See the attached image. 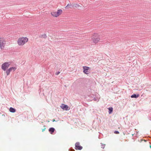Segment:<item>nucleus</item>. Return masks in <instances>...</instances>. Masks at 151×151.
Segmentation results:
<instances>
[{
  "label": "nucleus",
  "instance_id": "9",
  "mask_svg": "<svg viewBox=\"0 0 151 151\" xmlns=\"http://www.w3.org/2000/svg\"><path fill=\"white\" fill-rule=\"evenodd\" d=\"M62 11L61 9H59L58 10L57 12H56V16L58 17L59 16L62 12Z\"/></svg>",
  "mask_w": 151,
  "mask_h": 151
},
{
  "label": "nucleus",
  "instance_id": "16",
  "mask_svg": "<svg viewBox=\"0 0 151 151\" xmlns=\"http://www.w3.org/2000/svg\"><path fill=\"white\" fill-rule=\"evenodd\" d=\"M109 109V114H110L113 111V109L112 107H109L108 108Z\"/></svg>",
  "mask_w": 151,
  "mask_h": 151
},
{
  "label": "nucleus",
  "instance_id": "7",
  "mask_svg": "<svg viewBox=\"0 0 151 151\" xmlns=\"http://www.w3.org/2000/svg\"><path fill=\"white\" fill-rule=\"evenodd\" d=\"M83 72L86 74H88V73H87V72L88 71V70L90 68L89 67L85 66L83 67Z\"/></svg>",
  "mask_w": 151,
  "mask_h": 151
},
{
  "label": "nucleus",
  "instance_id": "8",
  "mask_svg": "<svg viewBox=\"0 0 151 151\" xmlns=\"http://www.w3.org/2000/svg\"><path fill=\"white\" fill-rule=\"evenodd\" d=\"M55 129L53 127H51L49 128L48 130L50 132V133L52 134L54 132Z\"/></svg>",
  "mask_w": 151,
  "mask_h": 151
},
{
  "label": "nucleus",
  "instance_id": "12",
  "mask_svg": "<svg viewBox=\"0 0 151 151\" xmlns=\"http://www.w3.org/2000/svg\"><path fill=\"white\" fill-rule=\"evenodd\" d=\"M72 5H73L70 4H68L65 7V8L66 9H67L68 7L69 6L70 8H71L72 7Z\"/></svg>",
  "mask_w": 151,
  "mask_h": 151
},
{
  "label": "nucleus",
  "instance_id": "13",
  "mask_svg": "<svg viewBox=\"0 0 151 151\" xmlns=\"http://www.w3.org/2000/svg\"><path fill=\"white\" fill-rule=\"evenodd\" d=\"M8 69L11 71L12 70H13V71H14L16 70V68L15 67H12L9 68Z\"/></svg>",
  "mask_w": 151,
  "mask_h": 151
},
{
  "label": "nucleus",
  "instance_id": "11",
  "mask_svg": "<svg viewBox=\"0 0 151 151\" xmlns=\"http://www.w3.org/2000/svg\"><path fill=\"white\" fill-rule=\"evenodd\" d=\"M9 111L11 112L14 113L16 111V109H15L11 107L9 108Z\"/></svg>",
  "mask_w": 151,
  "mask_h": 151
},
{
  "label": "nucleus",
  "instance_id": "17",
  "mask_svg": "<svg viewBox=\"0 0 151 151\" xmlns=\"http://www.w3.org/2000/svg\"><path fill=\"white\" fill-rule=\"evenodd\" d=\"M56 12H51V14L54 17H57V16H56Z\"/></svg>",
  "mask_w": 151,
  "mask_h": 151
},
{
  "label": "nucleus",
  "instance_id": "2",
  "mask_svg": "<svg viewBox=\"0 0 151 151\" xmlns=\"http://www.w3.org/2000/svg\"><path fill=\"white\" fill-rule=\"evenodd\" d=\"M10 63L9 62H5L3 63L1 65V69L5 71L8 68Z\"/></svg>",
  "mask_w": 151,
  "mask_h": 151
},
{
  "label": "nucleus",
  "instance_id": "21",
  "mask_svg": "<svg viewBox=\"0 0 151 151\" xmlns=\"http://www.w3.org/2000/svg\"><path fill=\"white\" fill-rule=\"evenodd\" d=\"M114 133L116 134H119V132L117 131H115L114 132Z\"/></svg>",
  "mask_w": 151,
  "mask_h": 151
},
{
  "label": "nucleus",
  "instance_id": "1",
  "mask_svg": "<svg viewBox=\"0 0 151 151\" xmlns=\"http://www.w3.org/2000/svg\"><path fill=\"white\" fill-rule=\"evenodd\" d=\"M28 41V38L26 37L20 38L18 40L17 42L19 45H23Z\"/></svg>",
  "mask_w": 151,
  "mask_h": 151
},
{
  "label": "nucleus",
  "instance_id": "19",
  "mask_svg": "<svg viewBox=\"0 0 151 151\" xmlns=\"http://www.w3.org/2000/svg\"><path fill=\"white\" fill-rule=\"evenodd\" d=\"M10 72L11 71H10L9 69H8L6 70V73L7 76L9 75Z\"/></svg>",
  "mask_w": 151,
  "mask_h": 151
},
{
  "label": "nucleus",
  "instance_id": "23",
  "mask_svg": "<svg viewBox=\"0 0 151 151\" xmlns=\"http://www.w3.org/2000/svg\"><path fill=\"white\" fill-rule=\"evenodd\" d=\"M69 150H70V151H75L74 149H71V148H70L69 149Z\"/></svg>",
  "mask_w": 151,
  "mask_h": 151
},
{
  "label": "nucleus",
  "instance_id": "20",
  "mask_svg": "<svg viewBox=\"0 0 151 151\" xmlns=\"http://www.w3.org/2000/svg\"><path fill=\"white\" fill-rule=\"evenodd\" d=\"M101 147L102 148H104L105 147V144H102L101 143Z\"/></svg>",
  "mask_w": 151,
  "mask_h": 151
},
{
  "label": "nucleus",
  "instance_id": "24",
  "mask_svg": "<svg viewBox=\"0 0 151 151\" xmlns=\"http://www.w3.org/2000/svg\"><path fill=\"white\" fill-rule=\"evenodd\" d=\"M45 129L46 128H45L44 129H42V131L43 132L44 131H45Z\"/></svg>",
  "mask_w": 151,
  "mask_h": 151
},
{
  "label": "nucleus",
  "instance_id": "5",
  "mask_svg": "<svg viewBox=\"0 0 151 151\" xmlns=\"http://www.w3.org/2000/svg\"><path fill=\"white\" fill-rule=\"evenodd\" d=\"M80 143L78 142H77L76 143L75 148L76 150H81L82 149V147L80 145Z\"/></svg>",
  "mask_w": 151,
  "mask_h": 151
},
{
  "label": "nucleus",
  "instance_id": "4",
  "mask_svg": "<svg viewBox=\"0 0 151 151\" xmlns=\"http://www.w3.org/2000/svg\"><path fill=\"white\" fill-rule=\"evenodd\" d=\"M92 39L93 42L95 43H97L100 40L99 37L96 35H93L92 38Z\"/></svg>",
  "mask_w": 151,
  "mask_h": 151
},
{
  "label": "nucleus",
  "instance_id": "18",
  "mask_svg": "<svg viewBox=\"0 0 151 151\" xmlns=\"http://www.w3.org/2000/svg\"><path fill=\"white\" fill-rule=\"evenodd\" d=\"M91 97H92V100H94V101H96L98 99H97L95 97V96L93 95H91Z\"/></svg>",
  "mask_w": 151,
  "mask_h": 151
},
{
  "label": "nucleus",
  "instance_id": "10",
  "mask_svg": "<svg viewBox=\"0 0 151 151\" xmlns=\"http://www.w3.org/2000/svg\"><path fill=\"white\" fill-rule=\"evenodd\" d=\"M139 96V95L138 94H134L131 96L132 98H137Z\"/></svg>",
  "mask_w": 151,
  "mask_h": 151
},
{
  "label": "nucleus",
  "instance_id": "14",
  "mask_svg": "<svg viewBox=\"0 0 151 151\" xmlns=\"http://www.w3.org/2000/svg\"><path fill=\"white\" fill-rule=\"evenodd\" d=\"M79 6V5L77 4H74L72 5V7L78 8Z\"/></svg>",
  "mask_w": 151,
  "mask_h": 151
},
{
  "label": "nucleus",
  "instance_id": "6",
  "mask_svg": "<svg viewBox=\"0 0 151 151\" xmlns=\"http://www.w3.org/2000/svg\"><path fill=\"white\" fill-rule=\"evenodd\" d=\"M60 107L63 109L65 111L68 110L70 109L68 105L64 104H62Z\"/></svg>",
  "mask_w": 151,
  "mask_h": 151
},
{
  "label": "nucleus",
  "instance_id": "22",
  "mask_svg": "<svg viewBox=\"0 0 151 151\" xmlns=\"http://www.w3.org/2000/svg\"><path fill=\"white\" fill-rule=\"evenodd\" d=\"M60 73V72L59 71H58L55 73V74L56 75H58Z\"/></svg>",
  "mask_w": 151,
  "mask_h": 151
},
{
  "label": "nucleus",
  "instance_id": "3",
  "mask_svg": "<svg viewBox=\"0 0 151 151\" xmlns=\"http://www.w3.org/2000/svg\"><path fill=\"white\" fill-rule=\"evenodd\" d=\"M6 42L4 41L3 38L0 37V48L1 49H3L4 47L5 44Z\"/></svg>",
  "mask_w": 151,
  "mask_h": 151
},
{
  "label": "nucleus",
  "instance_id": "15",
  "mask_svg": "<svg viewBox=\"0 0 151 151\" xmlns=\"http://www.w3.org/2000/svg\"><path fill=\"white\" fill-rule=\"evenodd\" d=\"M40 38H45L47 37V36L46 34H44L42 35H40Z\"/></svg>",
  "mask_w": 151,
  "mask_h": 151
}]
</instances>
